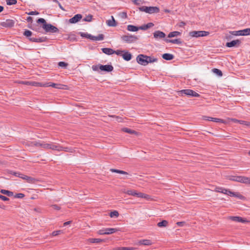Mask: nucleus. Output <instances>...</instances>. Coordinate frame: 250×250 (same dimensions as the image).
I'll list each match as a JSON object with an SVG mask.
<instances>
[{"mask_svg": "<svg viewBox=\"0 0 250 250\" xmlns=\"http://www.w3.org/2000/svg\"><path fill=\"white\" fill-rule=\"evenodd\" d=\"M230 121H231L234 123H238L241 125H243L245 126H250V122L242 121V120H238L234 118H228L227 119V122H228V123Z\"/></svg>", "mask_w": 250, "mask_h": 250, "instance_id": "17", "label": "nucleus"}, {"mask_svg": "<svg viewBox=\"0 0 250 250\" xmlns=\"http://www.w3.org/2000/svg\"><path fill=\"white\" fill-rule=\"evenodd\" d=\"M61 232V230L54 231L52 232V235L53 236H57V235H59Z\"/></svg>", "mask_w": 250, "mask_h": 250, "instance_id": "55", "label": "nucleus"}, {"mask_svg": "<svg viewBox=\"0 0 250 250\" xmlns=\"http://www.w3.org/2000/svg\"><path fill=\"white\" fill-rule=\"evenodd\" d=\"M240 43L241 41L239 40H235L227 42L226 45L228 47H237L239 46Z\"/></svg>", "mask_w": 250, "mask_h": 250, "instance_id": "18", "label": "nucleus"}, {"mask_svg": "<svg viewBox=\"0 0 250 250\" xmlns=\"http://www.w3.org/2000/svg\"><path fill=\"white\" fill-rule=\"evenodd\" d=\"M28 15H37L39 14V13L36 11H30L27 13Z\"/></svg>", "mask_w": 250, "mask_h": 250, "instance_id": "52", "label": "nucleus"}, {"mask_svg": "<svg viewBox=\"0 0 250 250\" xmlns=\"http://www.w3.org/2000/svg\"><path fill=\"white\" fill-rule=\"evenodd\" d=\"M11 173L14 175L15 176L19 177L20 178H21V176H22L23 175V174L17 172H11Z\"/></svg>", "mask_w": 250, "mask_h": 250, "instance_id": "50", "label": "nucleus"}, {"mask_svg": "<svg viewBox=\"0 0 250 250\" xmlns=\"http://www.w3.org/2000/svg\"><path fill=\"white\" fill-rule=\"evenodd\" d=\"M98 233L100 235H104V234H105V229H101V230H99L98 232Z\"/></svg>", "mask_w": 250, "mask_h": 250, "instance_id": "57", "label": "nucleus"}, {"mask_svg": "<svg viewBox=\"0 0 250 250\" xmlns=\"http://www.w3.org/2000/svg\"><path fill=\"white\" fill-rule=\"evenodd\" d=\"M210 121L215 122H217V123H223V124H228V122L227 121V120H224L219 119V118H217L211 117Z\"/></svg>", "mask_w": 250, "mask_h": 250, "instance_id": "28", "label": "nucleus"}, {"mask_svg": "<svg viewBox=\"0 0 250 250\" xmlns=\"http://www.w3.org/2000/svg\"><path fill=\"white\" fill-rule=\"evenodd\" d=\"M51 207L55 210H59L61 209V207L57 205H53Z\"/></svg>", "mask_w": 250, "mask_h": 250, "instance_id": "53", "label": "nucleus"}, {"mask_svg": "<svg viewBox=\"0 0 250 250\" xmlns=\"http://www.w3.org/2000/svg\"><path fill=\"white\" fill-rule=\"evenodd\" d=\"M51 149L52 150H57L58 151H64L66 152H73V149L68 147H63L59 145H56L53 143H49L48 149Z\"/></svg>", "mask_w": 250, "mask_h": 250, "instance_id": "7", "label": "nucleus"}, {"mask_svg": "<svg viewBox=\"0 0 250 250\" xmlns=\"http://www.w3.org/2000/svg\"><path fill=\"white\" fill-rule=\"evenodd\" d=\"M132 1L136 5H139L140 4V2L138 0H133Z\"/></svg>", "mask_w": 250, "mask_h": 250, "instance_id": "62", "label": "nucleus"}, {"mask_svg": "<svg viewBox=\"0 0 250 250\" xmlns=\"http://www.w3.org/2000/svg\"><path fill=\"white\" fill-rule=\"evenodd\" d=\"M87 241L92 243H99L103 242V240L99 238H89Z\"/></svg>", "mask_w": 250, "mask_h": 250, "instance_id": "31", "label": "nucleus"}, {"mask_svg": "<svg viewBox=\"0 0 250 250\" xmlns=\"http://www.w3.org/2000/svg\"><path fill=\"white\" fill-rule=\"evenodd\" d=\"M23 35L31 42H41L47 40L46 37L41 36V35H36L33 34V32H23Z\"/></svg>", "mask_w": 250, "mask_h": 250, "instance_id": "1", "label": "nucleus"}, {"mask_svg": "<svg viewBox=\"0 0 250 250\" xmlns=\"http://www.w3.org/2000/svg\"><path fill=\"white\" fill-rule=\"evenodd\" d=\"M31 85L34 86L46 87V83H43L37 82H32Z\"/></svg>", "mask_w": 250, "mask_h": 250, "instance_id": "36", "label": "nucleus"}, {"mask_svg": "<svg viewBox=\"0 0 250 250\" xmlns=\"http://www.w3.org/2000/svg\"><path fill=\"white\" fill-rule=\"evenodd\" d=\"M165 41L167 42H171L175 44H181L182 41L180 39L170 40L168 39H165Z\"/></svg>", "mask_w": 250, "mask_h": 250, "instance_id": "27", "label": "nucleus"}, {"mask_svg": "<svg viewBox=\"0 0 250 250\" xmlns=\"http://www.w3.org/2000/svg\"><path fill=\"white\" fill-rule=\"evenodd\" d=\"M100 70L103 71L111 72L113 70V67L111 65H100Z\"/></svg>", "mask_w": 250, "mask_h": 250, "instance_id": "20", "label": "nucleus"}, {"mask_svg": "<svg viewBox=\"0 0 250 250\" xmlns=\"http://www.w3.org/2000/svg\"><path fill=\"white\" fill-rule=\"evenodd\" d=\"M244 176H237L236 177L235 179H233L234 181L242 183L243 179Z\"/></svg>", "mask_w": 250, "mask_h": 250, "instance_id": "46", "label": "nucleus"}, {"mask_svg": "<svg viewBox=\"0 0 250 250\" xmlns=\"http://www.w3.org/2000/svg\"><path fill=\"white\" fill-rule=\"evenodd\" d=\"M232 34L234 36H249L250 32H232Z\"/></svg>", "mask_w": 250, "mask_h": 250, "instance_id": "37", "label": "nucleus"}, {"mask_svg": "<svg viewBox=\"0 0 250 250\" xmlns=\"http://www.w3.org/2000/svg\"><path fill=\"white\" fill-rule=\"evenodd\" d=\"M78 37L79 36L77 34V32H76V34H75L74 32H69V34L65 35L64 38L71 41H74L77 40Z\"/></svg>", "mask_w": 250, "mask_h": 250, "instance_id": "16", "label": "nucleus"}, {"mask_svg": "<svg viewBox=\"0 0 250 250\" xmlns=\"http://www.w3.org/2000/svg\"><path fill=\"white\" fill-rule=\"evenodd\" d=\"M92 19V16L91 15H88L83 20L86 21H91Z\"/></svg>", "mask_w": 250, "mask_h": 250, "instance_id": "48", "label": "nucleus"}, {"mask_svg": "<svg viewBox=\"0 0 250 250\" xmlns=\"http://www.w3.org/2000/svg\"><path fill=\"white\" fill-rule=\"evenodd\" d=\"M180 32H170L168 35V38H172L178 36L180 35Z\"/></svg>", "mask_w": 250, "mask_h": 250, "instance_id": "40", "label": "nucleus"}, {"mask_svg": "<svg viewBox=\"0 0 250 250\" xmlns=\"http://www.w3.org/2000/svg\"><path fill=\"white\" fill-rule=\"evenodd\" d=\"M21 83H23L24 84H26V85H31L32 81L22 82Z\"/></svg>", "mask_w": 250, "mask_h": 250, "instance_id": "58", "label": "nucleus"}, {"mask_svg": "<svg viewBox=\"0 0 250 250\" xmlns=\"http://www.w3.org/2000/svg\"><path fill=\"white\" fill-rule=\"evenodd\" d=\"M15 21L11 19H7L4 21L1 22L0 25L5 28H11L14 26Z\"/></svg>", "mask_w": 250, "mask_h": 250, "instance_id": "15", "label": "nucleus"}, {"mask_svg": "<svg viewBox=\"0 0 250 250\" xmlns=\"http://www.w3.org/2000/svg\"><path fill=\"white\" fill-rule=\"evenodd\" d=\"M37 22L39 24L42 23V27L45 31H49L50 30H52V31H58V29L56 27L52 25L51 24L47 23L45 20L43 18L39 19L37 20Z\"/></svg>", "mask_w": 250, "mask_h": 250, "instance_id": "6", "label": "nucleus"}, {"mask_svg": "<svg viewBox=\"0 0 250 250\" xmlns=\"http://www.w3.org/2000/svg\"><path fill=\"white\" fill-rule=\"evenodd\" d=\"M179 95L183 96V94L191 96V97H199L200 96V95L196 93L195 91L187 89H183L179 91Z\"/></svg>", "mask_w": 250, "mask_h": 250, "instance_id": "10", "label": "nucleus"}, {"mask_svg": "<svg viewBox=\"0 0 250 250\" xmlns=\"http://www.w3.org/2000/svg\"><path fill=\"white\" fill-rule=\"evenodd\" d=\"M125 250H134L135 248L133 247H125Z\"/></svg>", "mask_w": 250, "mask_h": 250, "instance_id": "64", "label": "nucleus"}, {"mask_svg": "<svg viewBox=\"0 0 250 250\" xmlns=\"http://www.w3.org/2000/svg\"><path fill=\"white\" fill-rule=\"evenodd\" d=\"M21 178L22 179L26 180L27 182L29 183L32 182L33 179L30 177L27 176L26 175H25L24 174L22 175V176H21Z\"/></svg>", "mask_w": 250, "mask_h": 250, "instance_id": "38", "label": "nucleus"}, {"mask_svg": "<svg viewBox=\"0 0 250 250\" xmlns=\"http://www.w3.org/2000/svg\"><path fill=\"white\" fill-rule=\"evenodd\" d=\"M122 39L124 42L127 43H131L136 41L138 39V37L127 34V35L123 36Z\"/></svg>", "mask_w": 250, "mask_h": 250, "instance_id": "12", "label": "nucleus"}, {"mask_svg": "<svg viewBox=\"0 0 250 250\" xmlns=\"http://www.w3.org/2000/svg\"><path fill=\"white\" fill-rule=\"evenodd\" d=\"M139 9L141 11H143L149 14L158 13L159 12V9L158 7L153 6L147 7L146 6H143L139 7Z\"/></svg>", "mask_w": 250, "mask_h": 250, "instance_id": "8", "label": "nucleus"}, {"mask_svg": "<svg viewBox=\"0 0 250 250\" xmlns=\"http://www.w3.org/2000/svg\"><path fill=\"white\" fill-rule=\"evenodd\" d=\"M0 199L2 200V201H6L9 200V198L6 197V196H4L3 195H2L0 194Z\"/></svg>", "mask_w": 250, "mask_h": 250, "instance_id": "56", "label": "nucleus"}, {"mask_svg": "<svg viewBox=\"0 0 250 250\" xmlns=\"http://www.w3.org/2000/svg\"><path fill=\"white\" fill-rule=\"evenodd\" d=\"M17 2V0H7L6 4L9 5H14Z\"/></svg>", "mask_w": 250, "mask_h": 250, "instance_id": "44", "label": "nucleus"}, {"mask_svg": "<svg viewBox=\"0 0 250 250\" xmlns=\"http://www.w3.org/2000/svg\"><path fill=\"white\" fill-rule=\"evenodd\" d=\"M58 65L60 67L65 68L68 65V64L65 63V62H60L59 63Z\"/></svg>", "mask_w": 250, "mask_h": 250, "instance_id": "47", "label": "nucleus"}, {"mask_svg": "<svg viewBox=\"0 0 250 250\" xmlns=\"http://www.w3.org/2000/svg\"><path fill=\"white\" fill-rule=\"evenodd\" d=\"M223 188L220 187H215L214 191L217 192L221 193V190H222Z\"/></svg>", "mask_w": 250, "mask_h": 250, "instance_id": "49", "label": "nucleus"}, {"mask_svg": "<svg viewBox=\"0 0 250 250\" xmlns=\"http://www.w3.org/2000/svg\"><path fill=\"white\" fill-rule=\"evenodd\" d=\"M184 224H185L184 222H178L176 223V224L180 227L183 226Z\"/></svg>", "mask_w": 250, "mask_h": 250, "instance_id": "63", "label": "nucleus"}, {"mask_svg": "<svg viewBox=\"0 0 250 250\" xmlns=\"http://www.w3.org/2000/svg\"><path fill=\"white\" fill-rule=\"evenodd\" d=\"M21 178L22 179L26 180L27 182L29 183L32 182L33 179L30 177L27 176L26 175H25L24 174L22 175V176H21Z\"/></svg>", "mask_w": 250, "mask_h": 250, "instance_id": "39", "label": "nucleus"}, {"mask_svg": "<svg viewBox=\"0 0 250 250\" xmlns=\"http://www.w3.org/2000/svg\"><path fill=\"white\" fill-rule=\"evenodd\" d=\"M162 57L164 59L168 61L171 60L174 58L173 55L169 53L164 54L162 56Z\"/></svg>", "mask_w": 250, "mask_h": 250, "instance_id": "30", "label": "nucleus"}, {"mask_svg": "<svg viewBox=\"0 0 250 250\" xmlns=\"http://www.w3.org/2000/svg\"><path fill=\"white\" fill-rule=\"evenodd\" d=\"M123 52H125V51H122V50L114 51V53H115L116 54H117L118 55H120V56H122V55H123L122 53Z\"/></svg>", "mask_w": 250, "mask_h": 250, "instance_id": "54", "label": "nucleus"}, {"mask_svg": "<svg viewBox=\"0 0 250 250\" xmlns=\"http://www.w3.org/2000/svg\"><path fill=\"white\" fill-rule=\"evenodd\" d=\"M0 192H1L2 194L6 195L9 197L12 196L13 195V193L12 191H10L8 190L1 189L0 190Z\"/></svg>", "mask_w": 250, "mask_h": 250, "instance_id": "34", "label": "nucleus"}, {"mask_svg": "<svg viewBox=\"0 0 250 250\" xmlns=\"http://www.w3.org/2000/svg\"><path fill=\"white\" fill-rule=\"evenodd\" d=\"M119 213L116 210L111 211L110 213V216L111 218L114 217H118L119 216Z\"/></svg>", "mask_w": 250, "mask_h": 250, "instance_id": "42", "label": "nucleus"}, {"mask_svg": "<svg viewBox=\"0 0 250 250\" xmlns=\"http://www.w3.org/2000/svg\"><path fill=\"white\" fill-rule=\"evenodd\" d=\"M52 86L54 88L59 89H68V87L66 85L60 83H46V87Z\"/></svg>", "mask_w": 250, "mask_h": 250, "instance_id": "13", "label": "nucleus"}, {"mask_svg": "<svg viewBox=\"0 0 250 250\" xmlns=\"http://www.w3.org/2000/svg\"><path fill=\"white\" fill-rule=\"evenodd\" d=\"M82 18V16L81 14H77L75 15L73 17L70 19L69 21L71 23H75L79 21Z\"/></svg>", "mask_w": 250, "mask_h": 250, "instance_id": "21", "label": "nucleus"}, {"mask_svg": "<svg viewBox=\"0 0 250 250\" xmlns=\"http://www.w3.org/2000/svg\"><path fill=\"white\" fill-rule=\"evenodd\" d=\"M209 32H189L188 35L186 37L187 40H189L192 38L207 36Z\"/></svg>", "mask_w": 250, "mask_h": 250, "instance_id": "11", "label": "nucleus"}, {"mask_svg": "<svg viewBox=\"0 0 250 250\" xmlns=\"http://www.w3.org/2000/svg\"><path fill=\"white\" fill-rule=\"evenodd\" d=\"M118 231V229L116 228H107L105 229V234H112Z\"/></svg>", "mask_w": 250, "mask_h": 250, "instance_id": "26", "label": "nucleus"}, {"mask_svg": "<svg viewBox=\"0 0 250 250\" xmlns=\"http://www.w3.org/2000/svg\"><path fill=\"white\" fill-rule=\"evenodd\" d=\"M242 183L247 185H250V178L247 177H243Z\"/></svg>", "mask_w": 250, "mask_h": 250, "instance_id": "41", "label": "nucleus"}, {"mask_svg": "<svg viewBox=\"0 0 250 250\" xmlns=\"http://www.w3.org/2000/svg\"><path fill=\"white\" fill-rule=\"evenodd\" d=\"M122 57L125 60L128 61L131 59L132 55L130 53L125 52L123 54Z\"/></svg>", "mask_w": 250, "mask_h": 250, "instance_id": "29", "label": "nucleus"}, {"mask_svg": "<svg viewBox=\"0 0 250 250\" xmlns=\"http://www.w3.org/2000/svg\"><path fill=\"white\" fill-rule=\"evenodd\" d=\"M202 118L203 120H206V121H210L211 117L204 116H203Z\"/></svg>", "mask_w": 250, "mask_h": 250, "instance_id": "59", "label": "nucleus"}, {"mask_svg": "<svg viewBox=\"0 0 250 250\" xmlns=\"http://www.w3.org/2000/svg\"><path fill=\"white\" fill-rule=\"evenodd\" d=\"M136 60L138 63L143 65H146L148 63L154 62L157 61L156 58L142 54L138 55L136 58Z\"/></svg>", "mask_w": 250, "mask_h": 250, "instance_id": "2", "label": "nucleus"}, {"mask_svg": "<svg viewBox=\"0 0 250 250\" xmlns=\"http://www.w3.org/2000/svg\"><path fill=\"white\" fill-rule=\"evenodd\" d=\"M33 145L38 147H41L42 148L48 149L49 143H47L44 142H33Z\"/></svg>", "mask_w": 250, "mask_h": 250, "instance_id": "19", "label": "nucleus"}, {"mask_svg": "<svg viewBox=\"0 0 250 250\" xmlns=\"http://www.w3.org/2000/svg\"><path fill=\"white\" fill-rule=\"evenodd\" d=\"M154 26L152 22H149L139 26H136L132 25H128L127 29L128 31H138L139 30H146Z\"/></svg>", "mask_w": 250, "mask_h": 250, "instance_id": "5", "label": "nucleus"}, {"mask_svg": "<svg viewBox=\"0 0 250 250\" xmlns=\"http://www.w3.org/2000/svg\"><path fill=\"white\" fill-rule=\"evenodd\" d=\"M124 192L128 194V195H131L133 196H136L139 198H144L147 201H152L153 199L149 195L143 193L142 192H138L135 190H127L124 191Z\"/></svg>", "mask_w": 250, "mask_h": 250, "instance_id": "3", "label": "nucleus"}, {"mask_svg": "<svg viewBox=\"0 0 250 250\" xmlns=\"http://www.w3.org/2000/svg\"><path fill=\"white\" fill-rule=\"evenodd\" d=\"M122 130L124 132H125L129 133V134H135L136 135H138V133L137 132H136L135 130L128 128H126V127L123 128L122 129Z\"/></svg>", "mask_w": 250, "mask_h": 250, "instance_id": "24", "label": "nucleus"}, {"mask_svg": "<svg viewBox=\"0 0 250 250\" xmlns=\"http://www.w3.org/2000/svg\"><path fill=\"white\" fill-rule=\"evenodd\" d=\"M106 23L109 26H116L115 21L113 16L111 17V20L106 21Z\"/></svg>", "mask_w": 250, "mask_h": 250, "instance_id": "33", "label": "nucleus"}, {"mask_svg": "<svg viewBox=\"0 0 250 250\" xmlns=\"http://www.w3.org/2000/svg\"><path fill=\"white\" fill-rule=\"evenodd\" d=\"M125 247H117L114 248L113 250H125Z\"/></svg>", "mask_w": 250, "mask_h": 250, "instance_id": "61", "label": "nucleus"}, {"mask_svg": "<svg viewBox=\"0 0 250 250\" xmlns=\"http://www.w3.org/2000/svg\"><path fill=\"white\" fill-rule=\"evenodd\" d=\"M213 72L215 73L216 74H217L218 76H222V73L221 72V70H220L219 69H217V68H214L213 69Z\"/></svg>", "mask_w": 250, "mask_h": 250, "instance_id": "43", "label": "nucleus"}, {"mask_svg": "<svg viewBox=\"0 0 250 250\" xmlns=\"http://www.w3.org/2000/svg\"><path fill=\"white\" fill-rule=\"evenodd\" d=\"M109 116L115 118L116 119V120L118 122H122V119L118 116H114V115H111Z\"/></svg>", "mask_w": 250, "mask_h": 250, "instance_id": "51", "label": "nucleus"}, {"mask_svg": "<svg viewBox=\"0 0 250 250\" xmlns=\"http://www.w3.org/2000/svg\"><path fill=\"white\" fill-rule=\"evenodd\" d=\"M221 193L226 194V195H229L230 196L236 197L240 199H245V197L242 195H241L240 193L232 192L228 189H226V188H223L222 190H221Z\"/></svg>", "mask_w": 250, "mask_h": 250, "instance_id": "9", "label": "nucleus"}, {"mask_svg": "<svg viewBox=\"0 0 250 250\" xmlns=\"http://www.w3.org/2000/svg\"><path fill=\"white\" fill-rule=\"evenodd\" d=\"M110 170L112 172H116V173L123 174V175H125L126 176L128 175V173L127 172L123 171V170H118V169H116L111 168V169H110Z\"/></svg>", "mask_w": 250, "mask_h": 250, "instance_id": "32", "label": "nucleus"}, {"mask_svg": "<svg viewBox=\"0 0 250 250\" xmlns=\"http://www.w3.org/2000/svg\"><path fill=\"white\" fill-rule=\"evenodd\" d=\"M152 244V242L150 240L143 239L138 241V245L144 246H150Z\"/></svg>", "mask_w": 250, "mask_h": 250, "instance_id": "22", "label": "nucleus"}, {"mask_svg": "<svg viewBox=\"0 0 250 250\" xmlns=\"http://www.w3.org/2000/svg\"><path fill=\"white\" fill-rule=\"evenodd\" d=\"M77 34L79 36H81L83 38L88 39L90 40L93 41H102L104 39V36L103 34H99L98 36H92L87 32H77Z\"/></svg>", "mask_w": 250, "mask_h": 250, "instance_id": "4", "label": "nucleus"}, {"mask_svg": "<svg viewBox=\"0 0 250 250\" xmlns=\"http://www.w3.org/2000/svg\"><path fill=\"white\" fill-rule=\"evenodd\" d=\"M101 64L93 65L92 66V69L93 71H97L100 70Z\"/></svg>", "mask_w": 250, "mask_h": 250, "instance_id": "45", "label": "nucleus"}, {"mask_svg": "<svg viewBox=\"0 0 250 250\" xmlns=\"http://www.w3.org/2000/svg\"><path fill=\"white\" fill-rule=\"evenodd\" d=\"M102 50L103 53L107 55H111L114 53V51L109 48H103Z\"/></svg>", "mask_w": 250, "mask_h": 250, "instance_id": "25", "label": "nucleus"}, {"mask_svg": "<svg viewBox=\"0 0 250 250\" xmlns=\"http://www.w3.org/2000/svg\"><path fill=\"white\" fill-rule=\"evenodd\" d=\"M227 219L230 220L234 222H240L242 223H246L249 222L246 219L242 218L239 216H229L227 217Z\"/></svg>", "mask_w": 250, "mask_h": 250, "instance_id": "14", "label": "nucleus"}, {"mask_svg": "<svg viewBox=\"0 0 250 250\" xmlns=\"http://www.w3.org/2000/svg\"><path fill=\"white\" fill-rule=\"evenodd\" d=\"M24 196V194L22 193H19L17 194L15 197L17 198H23Z\"/></svg>", "mask_w": 250, "mask_h": 250, "instance_id": "60", "label": "nucleus"}, {"mask_svg": "<svg viewBox=\"0 0 250 250\" xmlns=\"http://www.w3.org/2000/svg\"><path fill=\"white\" fill-rule=\"evenodd\" d=\"M168 222L167 220H163L157 224V226L160 228L166 227L168 225Z\"/></svg>", "mask_w": 250, "mask_h": 250, "instance_id": "35", "label": "nucleus"}, {"mask_svg": "<svg viewBox=\"0 0 250 250\" xmlns=\"http://www.w3.org/2000/svg\"><path fill=\"white\" fill-rule=\"evenodd\" d=\"M153 36L155 39L159 40L165 38L166 35L164 32H154Z\"/></svg>", "mask_w": 250, "mask_h": 250, "instance_id": "23", "label": "nucleus"}]
</instances>
